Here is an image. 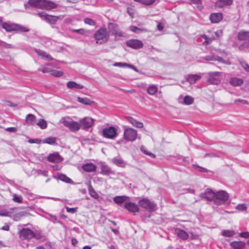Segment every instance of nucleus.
I'll return each instance as SVG.
<instances>
[{
    "label": "nucleus",
    "instance_id": "7c9ffc66",
    "mask_svg": "<svg viewBox=\"0 0 249 249\" xmlns=\"http://www.w3.org/2000/svg\"><path fill=\"white\" fill-rule=\"evenodd\" d=\"M59 19V17L49 15L47 14L45 17V20L50 24H53Z\"/></svg>",
    "mask_w": 249,
    "mask_h": 249
},
{
    "label": "nucleus",
    "instance_id": "c85d7f7f",
    "mask_svg": "<svg viewBox=\"0 0 249 249\" xmlns=\"http://www.w3.org/2000/svg\"><path fill=\"white\" fill-rule=\"evenodd\" d=\"M77 101L83 105L88 106L91 105L94 103V101H91L89 98L87 97L82 98L78 97H77Z\"/></svg>",
    "mask_w": 249,
    "mask_h": 249
},
{
    "label": "nucleus",
    "instance_id": "0e129e2a",
    "mask_svg": "<svg viewBox=\"0 0 249 249\" xmlns=\"http://www.w3.org/2000/svg\"><path fill=\"white\" fill-rule=\"evenodd\" d=\"M41 140L38 139H30L28 141L29 142L31 143H39L41 142Z\"/></svg>",
    "mask_w": 249,
    "mask_h": 249
},
{
    "label": "nucleus",
    "instance_id": "2f4dec72",
    "mask_svg": "<svg viewBox=\"0 0 249 249\" xmlns=\"http://www.w3.org/2000/svg\"><path fill=\"white\" fill-rule=\"evenodd\" d=\"M232 0H218L215 3V6L218 7H222L224 5L231 4Z\"/></svg>",
    "mask_w": 249,
    "mask_h": 249
},
{
    "label": "nucleus",
    "instance_id": "2eb2a0df",
    "mask_svg": "<svg viewBox=\"0 0 249 249\" xmlns=\"http://www.w3.org/2000/svg\"><path fill=\"white\" fill-rule=\"evenodd\" d=\"M175 232L178 237L182 240H185L188 239L189 238V234L188 233L183 230L179 228H176L175 230Z\"/></svg>",
    "mask_w": 249,
    "mask_h": 249
},
{
    "label": "nucleus",
    "instance_id": "79ce46f5",
    "mask_svg": "<svg viewBox=\"0 0 249 249\" xmlns=\"http://www.w3.org/2000/svg\"><path fill=\"white\" fill-rule=\"evenodd\" d=\"M36 124L42 129L46 128L47 126L46 121L43 119H40Z\"/></svg>",
    "mask_w": 249,
    "mask_h": 249
},
{
    "label": "nucleus",
    "instance_id": "1a4fd4ad",
    "mask_svg": "<svg viewBox=\"0 0 249 249\" xmlns=\"http://www.w3.org/2000/svg\"><path fill=\"white\" fill-rule=\"evenodd\" d=\"M93 124L94 120L90 117H85L80 121L81 128L84 129L90 127Z\"/></svg>",
    "mask_w": 249,
    "mask_h": 249
},
{
    "label": "nucleus",
    "instance_id": "f257e3e1",
    "mask_svg": "<svg viewBox=\"0 0 249 249\" xmlns=\"http://www.w3.org/2000/svg\"><path fill=\"white\" fill-rule=\"evenodd\" d=\"M107 29L111 35L114 36L115 41L121 40L125 36V34L120 29L118 25L116 23H108Z\"/></svg>",
    "mask_w": 249,
    "mask_h": 249
},
{
    "label": "nucleus",
    "instance_id": "3c124183",
    "mask_svg": "<svg viewBox=\"0 0 249 249\" xmlns=\"http://www.w3.org/2000/svg\"><path fill=\"white\" fill-rule=\"evenodd\" d=\"M240 63L242 67L244 69V70L247 72H249V65L244 61H240Z\"/></svg>",
    "mask_w": 249,
    "mask_h": 249
},
{
    "label": "nucleus",
    "instance_id": "bb28decb",
    "mask_svg": "<svg viewBox=\"0 0 249 249\" xmlns=\"http://www.w3.org/2000/svg\"><path fill=\"white\" fill-rule=\"evenodd\" d=\"M243 82L244 81L242 79L236 77L231 78L229 81L230 84L234 87L240 86Z\"/></svg>",
    "mask_w": 249,
    "mask_h": 249
},
{
    "label": "nucleus",
    "instance_id": "72a5a7b5",
    "mask_svg": "<svg viewBox=\"0 0 249 249\" xmlns=\"http://www.w3.org/2000/svg\"><path fill=\"white\" fill-rule=\"evenodd\" d=\"M36 119V118L35 115L29 114L26 117L25 122L28 124L31 125L35 122Z\"/></svg>",
    "mask_w": 249,
    "mask_h": 249
},
{
    "label": "nucleus",
    "instance_id": "5701e85b",
    "mask_svg": "<svg viewBox=\"0 0 249 249\" xmlns=\"http://www.w3.org/2000/svg\"><path fill=\"white\" fill-rule=\"evenodd\" d=\"M201 78V75L198 74H190L188 75L187 81L191 84L196 83V81Z\"/></svg>",
    "mask_w": 249,
    "mask_h": 249
},
{
    "label": "nucleus",
    "instance_id": "20e7f679",
    "mask_svg": "<svg viewBox=\"0 0 249 249\" xmlns=\"http://www.w3.org/2000/svg\"><path fill=\"white\" fill-rule=\"evenodd\" d=\"M60 123L72 131H77L81 128L80 123L74 121H69L67 120L65 118H62L60 120Z\"/></svg>",
    "mask_w": 249,
    "mask_h": 249
},
{
    "label": "nucleus",
    "instance_id": "6e6d98bb",
    "mask_svg": "<svg viewBox=\"0 0 249 249\" xmlns=\"http://www.w3.org/2000/svg\"><path fill=\"white\" fill-rule=\"evenodd\" d=\"M128 64L125 63L116 62L113 64V66L119 67H127Z\"/></svg>",
    "mask_w": 249,
    "mask_h": 249
},
{
    "label": "nucleus",
    "instance_id": "e433bc0d",
    "mask_svg": "<svg viewBox=\"0 0 249 249\" xmlns=\"http://www.w3.org/2000/svg\"><path fill=\"white\" fill-rule=\"evenodd\" d=\"M114 202H127L129 201L128 198L124 196H117L114 198Z\"/></svg>",
    "mask_w": 249,
    "mask_h": 249
},
{
    "label": "nucleus",
    "instance_id": "423d86ee",
    "mask_svg": "<svg viewBox=\"0 0 249 249\" xmlns=\"http://www.w3.org/2000/svg\"><path fill=\"white\" fill-rule=\"evenodd\" d=\"M208 78L207 82L211 84L218 85L220 82V77L221 73L220 72H210L208 73Z\"/></svg>",
    "mask_w": 249,
    "mask_h": 249
},
{
    "label": "nucleus",
    "instance_id": "4be33fe9",
    "mask_svg": "<svg viewBox=\"0 0 249 249\" xmlns=\"http://www.w3.org/2000/svg\"><path fill=\"white\" fill-rule=\"evenodd\" d=\"M125 118L134 126L138 128H142L143 127V124L142 123L138 121L132 117H125Z\"/></svg>",
    "mask_w": 249,
    "mask_h": 249
},
{
    "label": "nucleus",
    "instance_id": "69168bd1",
    "mask_svg": "<svg viewBox=\"0 0 249 249\" xmlns=\"http://www.w3.org/2000/svg\"><path fill=\"white\" fill-rule=\"evenodd\" d=\"M52 69L49 68L44 67L41 70L43 73L51 72Z\"/></svg>",
    "mask_w": 249,
    "mask_h": 249
},
{
    "label": "nucleus",
    "instance_id": "680f3d73",
    "mask_svg": "<svg viewBox=\"0 0 249 249\" xmlns=\"http://www.w3.org/2000/svg\"><path fill=\"white\" fill-rule=\"evenodd\" d=\"M0 46H3L6 48H13V46L11 44H7L5 42H0Z\"/></svg>",
    "mask_w": 249,
    "mask_h": 249
},
{
    "label": "nucleus",
    "instance_id": "39448f33",
    "mask_svg": "<svg viewBox=\"0 0 249 249\" xmlns=\"http://www.w3.org/2000/svg\"><path fill=\"white\" fill-rule=\"evenodd\" d=\"M117 130L113 126H110L103 129L102 131L103 136L106 138L113 139L117 135Z\"/></svg>",
    "mask_w": 249,
    "mask_h": 249
},
{
    "label": "nucleus",
    "instance_id": "c9c22d12",
    "mask_svg": "<svg viewBox=\"0 0 249 249\" xmlns=\"http://www.w3.org/2000/svg\"><path fill=\"white\" fill-rule=\"evenodd\" d=\"M158 91V87L155 85H151L147 88V92L151 95H154Z\"/></svg>",
    "mask_w": 249,
    "mask_h": 249
},
{
    "label": "nucleus",
    "instance_id": "a211bd4d",
    "mask_svg": "<svg viewBox=\"0 0 249 249\" xmlns=\"http://www.w3.org/2000/svg\"><path fill=\"white\" fill-rule=\"evenodd\" d=\"M238 39L240 41L248 42L249 40V32L241 31L238 34Z\"/></svg>",
    "mask_w": 249,
    "mask_h": 249
},
{
    "label": "nucleus",
    "instance_id": "393cba45",
    "mask_svg": "<svg viewBox=\"0 0 249 249\" xmlns=\"http://www.w3.org/2000/svg\"><path fill=\"white\" fill-rule=\"evenodd\" d=\"M36 52L39 56L44 59L48 61L52 60L53 59L50 55L47 53L45 52L39 50H36Z\"/></svg>",
    "mask_w": 249,
    "mask_h": 249
},
{
    "label": "nucleus",
    "instance_id": "bf43d9fd",
    "mask_svg": "<svg viewBox=\"0 0 249 249\" xmlns=\"http://www.w3.org/2000/svg\"><path fill=\"white\" fill-rule=\"evenodd\" d=\"M13 200L16 202H21L22 201V198L20 196H18L17 195H14Z\"/></svg>",
    "mask_w": 249,
    "mask_h": 249
},
{
    "label": "nucleus",
    "instance_id": "9d476101",
    "mask_svg": "<svg viewBox=\"0 0 249 249\" xmlns=\"http://www.w3.org/2000/svg\"><path fill=\"white\" fill-rule=\"evenodd\" d=\"M127 46L134 49H139L143 47L142 42L138 39H131L126 41Z\"/></svg>",
    "mask_w": 249,
    "mask_h": 249
},
{
    "label": "nucleus",
    "instance_id": "5fc2aeb1",
    "mask_svg": "<svg viewBox=\"0 0 249 249\" xmlns=\"http://www.w3.org/2000/svg\"><path fill=\"white\" fill-rule=\"evenodd\" d=\"M89 192L91 196L95 198H97L98 196V194L93 190L91 186H90L89 187Z\"/></svg>",
    "mask_w": 249,
    "mask_h": 249
},
{
    "label": "nucleus",
    "instance_id": "4c0bfd02",
    "mask_svg": "<svg viewBox=\"0 0 249 249\" xmlns=\"http://www.w3.org/2000/svg\"><path fill=\"white\" fill-rule=\"evenodd\" d=\"M58 178L65 182L72 183L73 182L72 180L64 174H59L58 175Z\"/></svg>",
    "mask_w": 249,
    "mask_h": 249
},
{
    "label": "nucleus",
    "instance_id": "09e8293b",
    "mask_svg": "<svg viewBox=\"0 0 249 249\" xmlns=\"http://www.w3.org/2000/svg\"><path fill=\"white\" fill-rule=\"evenodd\" d=\"M129 29L132 32L137 34H139L142 31H144L143 29L139 28L135 26H130L129 27Z\"/></svg>",
    "mask_w": 249,
    "mask_h": 249
},
{
    "label": "nucleus",
    "instance_id": "de8ad7c7",
    "mask_svg": "<svg viewBox=\"0 0 249 249\" xmlns=\"http://www.w3.org/2000/svg\"><path fill=\"white\" fill-rule=\"evenodd\" d=\"M236 208L239 212L243 211L246 210L247 206L246 203H241L237 205Z\"/></svg>",
    "mask_w": 249,
    "mask_h": 249
},
{
    "label": "nucleus",
    "instance_id": "338daca9",
    "mask_svg": "<svg viewBox=\"0 0 249 249\" xmlns=\"http://www.w3.org/2000/svg\"><path fill=\"white\" fill-rule=\"evenodd\" d=\"M240 236L243 238H249V232H242L240 233Z\"/></svg>",
    "mask_w": 249,
    "mask_h": 249
},
{
    "label": "nucleus",
    "instance_id": "7ed1b4c3",
    "mask_svg": "<svg viewBox=\"0 0 249 249\" xmlns=\"http://www.w3.org/2000/svg\"><path fill=\"white\" fill-rule=\"evenodd\" d=\"M137 131L132 128L124 127L123 138L127 141L133 142L137 137Z\"/></svg>",
    "mask_w": 249,
    "mask_h": 249
},
{
    "label": "nucleus",
    "instance_id": "603ef678",
    "mask_svg": "<svg viewBox=\"0 0 249 249\" xmlns=\"http://www.w3.org/2000/svg\"><path fill=\"white\" fill-rule=\"evenodd\" d=\"M235 104L239 105H247L248 104V102L245 100L243 99H237L234 101Z\"/></svg>",
    "mask_w": 249,
    "mask_h": 249
},
{
    "label": "nucleus",
    "instance_id": "f704fd0d",
    "mask_svg": "<svg viewBox=\"0 0 249 249\" xmlns=\"http://www.w3.org/2000/svg\"><path fill=\"white\" fill-rule=\"evenodd\" d=\"M191 4L195 8L199 11L202 8L201 0H191Z\"/></svg>",
    "mask_w": 249,
    "mask_h": 249
},
{
    "label": "nucleus",
    "instance_id": "aec40b11",
    "mask_svg": "<svg viewBox=\"0 0 249 249\" xmlns=\"http://www.w3.org/2000/svg\"><path fill=\"white\" fill-rule=\"evenodd\" d=\"M203 59L207 61H217L223 63H227L222 58L217 55H209L204 57Z\"/></svg>",
    "mask_w": 249,
    "mask_h": 249
},
{
    "label": "nucleus",
    "instance_id": "ddd939ff",
    "mask_svg": "<svg viewBox=\"0 0 249 249\" xmlns=\"http://www.w3.org/2000/svg\"><path fill=\"white\" fill-rule=\"evenodd\" d=\"M57 6V4L54 3L53 2L48 0H43L41 9L50 10L52 9L56 8Z\"/></svg>",
    "mask_w": 249,
    "mask_h": 249
},
{
    "label": "nucleus",
    "instance_id": "c756f323",
    "mask_svg": "<svg viewBox=\"0 0 249 249\" xmlns=\"http://www.w3.org/2000/svg\"><path fill=\"white\" fill-rule=\"evenodd\" d=\"M112 162L116 165L121 167H124L126 165V163L124 160L118 157L113 158L112 160Z\"/></svg>",
    "mask_w": 249,
    "mask_h": 249
},
{
    "label": "nucleus",
    "instance_id": "f8f14e48",
    "mask_svg": "<svg viewBox=\"0 0 249 249\" xmlns=\"http://www.w3.org/2000/svg\"><path fill=\"white\" fill-rule=\"evenodd\" d=\"M229 197V194L224 190H220L215 193V198L222 201H227Z\"/></svg>",
    "mask_w": 249,
    "mask_h": 249
},
{
    "label": "nucleus",
    "instance_id": "49530a36",
    "mask_svg": "<svg viewBox=\"0 0 249 249\" xmlns=\"http://www.w3.org/2000/svg\"><path fill=\"white\" fill-rule=\"evenodd\" d=\"M193 98L190 96H186L184 98V103L186 105H191L193 103Z\"/></svg>",
    "mask_w": 249,
    "mask_h": 249
},
{
    "label": "nucleus",
    "instance_id": "774afa93",
    "mask_svg": "<svg viewBox=\"0 0 249 249\" xmlns=\"http://www.w3.org/2000/svg\"><path fill=\"white\" fill-rule=\"evenodd\" d=\"M5 130L8 132H15L16 131H17V129L16 127H7L5 128Z\"/></svg>",
    "mask_w": 249,
    "mask_h": 249
},
{
    "label": "nucleus",
    "instance_id": "37998d69",
    "mask_svg": "<svg viewBox=\"0 0 249 249\" xmlns=\"http://www.w3.org/2000/svg\"><path fill=\"white\" fill-rule=\"evenodd\" d=\"M37 240H40L44 241L45 240V236L41 232H34V237Z\"/></svg>",
    "mask_w": 249,
    "mask_h": 249
},
{
    "label": "nucleus",
    "instance_id": "4d7b16f0",
    "mask_svg": "<svg viewBox=\"0 0 249 249\" xmlns=\"http://www.w3.org/2000/svg\"><path fill=\"white\" fill-rule=\"evenodd\" d=\"M66 209L67 210V212L71 213H76L77 211V208H69L68 207H66Z\"/></svg>",
    "mask_w": 249,
    "mask_h": 249
},
{
    "label": "nucleus",
    "instance_id": "58836bf2",
    "mask_svg": "<svg viewBox=\"0 0 249 249\" xmlns=\"http://www.w3.org/2000/svg\"><path fill=\"white\" fill-rule=\"evenodd\" d=\"M112 173L110 168L106 165H102L101 174L106 175H109Z\"/></svg>",
    "mask_w": 249,
    "mask_h": 249
},
{
    "label": "nucleus",
    "instance_id": "f3484780",
    "mask_svg": "<svg viewBox=\"0 0 249 249\" xmlns=\"http://www.w3.org/2000/svg\"><path fill=\"white\" fill-rule=\"evenodd\" d=\"M47 159L49 161L55 163H58L62 160V158L57 153L50 154Z\"/></svg>",
    "mask_w": 249,
    "mask_h": 249
},
{
    "label": "nucleus",
    "instance_id": "9b49d317",
    "mask_svg": "<svg viewBox=\"0 0 249 249\" xmlns=\"http://www.w3.org/2000/svg\"><path fill=\"white\" fill-rule=\"evenodd\" d=\"M201 196L206 201H212L215 197V193L212 189L208 188L201 195Z\"/></svg>",
    "mask_w": 249,
    "mask_h": 249
},
{
    "label": "nucleus",
    "instance_id": "a18cd8bd",
    "mask_svg": "<svg viewBox=\"0 0 249 249\" xmlns=\"http://www.w3.org/2000/svg\"><path fill=\"white\" fill-rule=\"evenodd\" d=\"M50 74L55 77H60L63 75V72L61 71L52 70Z\"/></svg>",
    "mask_w": 249,
    "mask_h": 249
},
{
    "label": "nucleus",
    "instance_id": "13d9d810",
    "mask_svg": "<svg viewBox=\"0 0 249 249\" xmlns=\"http://www.w3.org/2000/svg\"><path fill=\"white\" fill-rule=\"evenodd\" d=\"M141 151L143 153H144L145 154L149 155V156H150L151 157H153V158L155 157V155L153 153L146 151L145 150V148H144V147L143 146H142L141 148Z\"/></svg>",
    "mask_w": 249,
    "mask_h": 249
},
{
    "label": "nucleus",
    "instance_id": "c03bdc74",
    "mask_svg": "<svg viewBox=\"0 0 249 249\" xmlns=\"http://www.w3.org/2000/svg\"><path fill=\"white\" fill-rule=\"evenodd\" d=\"M135 1L140 2L146 5H152L156 0H134Z\"/></svg>",
    "mask_w": 249,
    "mask_h": 249
},
{
    "label": "nucleus",
    "instance_id": "412c9836",
    "mask_svg": "<svg viewBox=\"0 0 249 249\" xmlns=\"http://www.w3.org/2000/svg\"><path fill=\"white\" fill-rule=\"evenodd\" d=\"M82 168L83 170L87 172H92L96 170V166L93 163H88L83 164Z\"/></svg>",
    "mask_w": 249,
    "mask_h": 249
},
{
    "label": "nucleus",
    "instance_id": "f03ea898",
    "mask_svg": "<svg viewBox=\"0 0 249 249\" xmlns=\"http://www.w3.org/2000/svg\"><path fill=\"white\" fill-rule=\"evenodd\" d=\"M109 36V35L106 28H101L95 32L94 37L97 44H102L107 42Z\"/></svg>",
    "mask_w": 249,
    "mask_h": 249
},
{
    "label": "nucleus",
    "instance_id": "864d4df0",
    "mask_svg": "<svg viewBox=\"0 0 249 249\" xmlns=\"http://www.w3.org/2000/svg\"><path fill=\"white\" fill-rule=\"evenodd\" d=\"M84 22L90 25L94 26L95 25V22L92 19L89 18H86L84 19Z\"/></svg>",
    "mask_w": 249,
    "mask_h": 249
},
{
    "label": "nucleus",
    "instance_id": "0eeeda50",
    "mask_svg": "<svg viewBox=\"0 0 249 249\" xmlns=\"http://www.w3.org/2000/svg\"><path fill=\"white\" fill-rule=\"evenodd\" d=\"M16 208H11L9 210H0V215L9 217H13L14 219L18 220L19 216L22 215L19 213H17L16 212Z\"/></svg>",
    "mask_w": 249,
    "mask_h": 249
},
{
    "label": "nucleus",
    "instance_id": "6ab92c4d",
    "mask_svg": "<svg viewBox=\"0 0 249 249\" xmlns=\"http://www.w3.org/2000/svg\"><path fill=\"white\" fill-rule=\"evenodd\" d=\"M124 207L130 212L135 213L139 211V206L136 203H124Z\"/></svg>",
    "mask_w": 249,
    "mask_h": 249
},
{
    "label": "nucleus",
    "instance_id": "a878e982",
    "mask_svg": "<svg viewBox=\"0 0 249 249\" xmlns=\"http://www.w3.org/2000/svg\"><path fill=\"white\" fill-rule=\"evenodd\" d=\"M246 243L242 241H233L230 245L233 249H242L245 246Z\"/></svg>",
    "mask_w": 249,
    "mask_h": 249
},
{
    "label": "nucleus",
    "instance_id": "8fccbe9b",
    "mask_svg": "<svg viewBox=\"0 0 249 249\" xmlns=\"http://www.w3.org/2000/svg\"><path fill=\"white\" fill-rule=\"evenodd\" d=\"M16 31H18L20 32H27L29 31V29L27 28L19 25L18 24H16Z\"/></svg>",
    "mask_w": 249,
    "mask_h": 249
},
{
    "label": "nucleus",
    "instance_id": "e2e57ef3",
    "mask_svg": "<svg viewBox=\"0 0 249 249\" xmlns=\"http://www.w3.org/2000/svg\"><path fill=\"white\" fill-rule=\"evenodd\" d=\"M72 32L78 33L80 34L83 35L85 33V30L84 29H73L72 30Z\"/></svg>",
    "mask_w": 249,
    "mask_h": 249
},
{
    "label": "nucleus",
    "instance_id": "b1692460",
    "mask_svg": "<svg viewBox=\"0 0 249 249\" xmlns=\"http://www.w3.org/2000/svg\"><path fill=\"white\" fill-rule=\"evenodd\" d=\"M67 87L70 89H82L84 86L82 85L77 84L74 81H69L67 83Z\"/></svg>",
    "mask_w": 249,
    "mask_h": 249
},
{
    "label": "nucleus",
    "instance_id": "6e6552de",
    "mask_svg": "<svg viewBox=\"0 0 249 249\" xmlns=\"http://www.w3.org/2000/svg\"><path fill=\"white\" fill-rule=\"evenodd\" d=\"M19 237L22 239L30 240L34 237V231L28 228H23L19 231Z\"/></svg>",
    "mask_w": 249,
    "mask_h": 249
},
{
    "label": "nucleus",
    "instance_id": "a19ab883",
    "mask_svg": "<svg viewBox=\"0 0 249 249\" xmlns=\"http://www.w3.org/2000/svg\"><path fill=\"white\" fill-rule=\"evenodd\" d=\"M221 234L225 237H231L235 234V232L233 231L223 230L221 232Z\"/></svg>",
    "mask_w": 249,
    "mask_h": 249
},
{
    "label": "nucleus",
    "instance_id": "473e14b6",
    "mask_svg": "<svg viewBox=\"0 0 249 249\" xmlns=\"http://www.w3.org/2000/svg\"><path fill=\"white\" fill-rule=\"evenodd\" d=\"M2 27L7 32H11L16 31V27H17L16 24H9L6 23H3Z\"/></svg>",
    "mask_w": 249,
    "mask_h": 249
},
{
    "label": "nucleus",
    "instance_id": "4468645a",
    "mask_svg": "<svg viewBox=\"0 0 249 249\" xmlns=\"http://www.w3.org/2000/svg\"><path fill=\"white\" fill-rule=\"evenodd\" d=\"M43 0H29V1L24 4V7L27 8L28 5L31 7L41 9Z\"/></svg>",
    "mask_w": 249,
    "mask_h": 249
},
{
    "label": "nucleus",
    "instance_id": "dca6fc26",
    "mask_svg": "<svg viewBox=\"0 0 249 249\" xmlns=\"http://www.w3.org/2000/svg\"><path fill=\"white\" fill-rule=\"evenodd\" d=\"M223 18L221 13H213L210 16V19L212 23H216L220 21Z\"/></svg>",
    "mask_w": 249,
    "mask_h": 249
},
{
    "label": "nucleus",
    "instance_id": "cd10ccee",
    "mask_svg": "<svg viewBox=\"0 0 249 249\" xmlns=\"http://www.w3.org/2000/svg\"><path fill=\"white\" fill-rule=\"evenodd\" d=\"M141 207L144 208L149 212H152L156 210L155 203H140Z\"/></svg>",
    "mask_w": 249,
    "mask_h": 249
},
{
    "label": "nucleus",
    "instance_id": "ea45409f",
    "mask_svg": "<svg viewBox=\"0 0 249 249\" xmlns=\"http://www.w3.org/2000/svg\"><path fill=\"white\" fill-rule=\"evenodd\" d=\"M44 143L54 144L56 143V138L54 137H48L42 141Z\"/></svg>",
    "mask_w": 249,
    "mask_h": 249
},
{
    "label": "nucleus",
    "instance_id": "052dcab7",
    "mask_svg": "<svg viewBox=\"0 0 249 249\" xmlns=\"http://www.w3.org/2000/svg\"><path fill=\"white\" fill-rule=\"evenodd\" d=\"M50 220L53 221V223L58 222L60 223L59 221H57V218L55 215L49 214Z\"/></svg>",
    "mask_w": 249,
    "mask_h": 249
}]
</instances>
